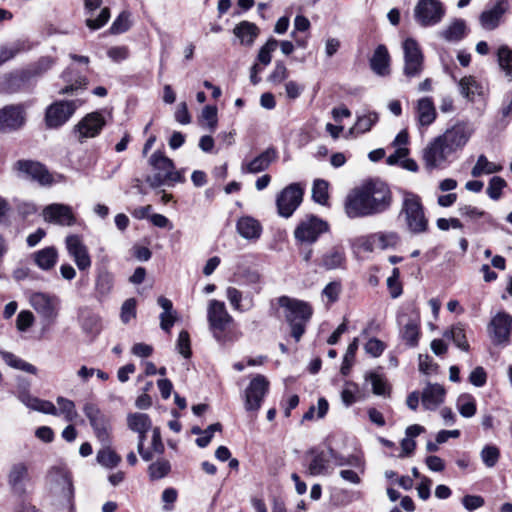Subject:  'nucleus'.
<instances>
[{
	"label": "nucleus",
	"mask_w": 512,
	"mask_h": 512,
	"mask_svg": "<svg viewBox=\"0 0 512 512\" xmlns=\"http://www.w3.org/2000/svg\"><path fill=\"white\" fill-rule=\"evenodd\" d=\"M391 199L389 187L382 181L373 180L353 189L345 199L344 208L349 218L365 217L387 210Z\"/></svg>",
	"instance_id": "f257e3e1"
},
{
	"label": "nucleus",
	"mask_w": 512,
	"mask_h": 512,
	"mask_svg": "<svg viewBox=\"0 0 512 512\" xmlns=\"http://www.w3.org/2000/svg\"><path fill=\"white\" fill-rule=\"evenodd\" d=\"M279 306L284 309V317L291 328L292 337L298 342L305 333L306 325L312 317L313 309L308 302L281 296Z\"/></svg>",
	"instance_id": "f03ea898"
},
{
	"label": "nucleus",
	"mask_w": 512,
	"mask_h": 512,
	"mask_svg": "<svg viewBox=\"0 0 512 512\" xmlns=\"http://www.w3.org/2000/svg\"><path fill=\"white\" fill-rule=\"evenodd\" d=\"M207 319L210 331L215 340L220 344L234 342L238 336L228 330L229 324L233 321L228 313L225 303L218 300H210L207 309Z\"/></svg>",
	"instance_id": "7ed1b4c3"
},
{
	"label": "nucleus",
	"mask_w": 512,
	"mask_h": 512,
	"mask_svg": "<svg viewBox=\"0 0 512 512\" xmlns=\"http://www.w3.org/2000/svg\"><path fill=\"white\" fill-rule=\"evenodd\" d=\"M401 214L405 216V221L410 232L419 234L428 228V220L425 217L420 197L413 193H405Z\"/></svg>",
	"instance_id": "20e7f679"
},
{
	"label": "nucleus",
	"mask_w": 512,
	"mask_h": 512,
	"mask_svg": "<svg viewBox=\"0 0 512 512\" xmlns=\"http://www.w3.org/2000/svg\"><path fill=\"white\" fill-rule=\"evenodd\" d=\"M149 164L157 172L146 178V182L152 187L157 188L164 185L167 181H179L180 174L174 171L173 161L166 157L161 151L154 152L149 158Z\"/></svg>",
	"instance_id": "39448f33"
},
{
	"label": "nucleus",
	"mask_w": 512,
	"mask_h": 512,
	"mask_svg": "<svg viewBox=\"0 0 512 512\" xmlns=\"http://www.w3.org/2000/svg\"><path fill=\"white\" fill-rule=\"evenodd\" d=\"M12 170L17 177L35 181L42 186H48L53 183L52 174L38 161L28 159L18 160L13 164Z\"/></svg>",
	"instance_id": "423d86ee"
},
{
	"label": "nucleus",
	"mask_w": 512,
	"mask_h": 512,
	"mask_svg": "<svg viewBox=\"0 0 512 512\" xmlns=\"http://www.w3.org/2000/svg\"><path fill=\"white\" fill-rule=\"evenodd\" d=\"M29 303L48 324L54 323L59 315L60 299L56 295L33 292L29 297Z\"/></svg>",
	"instance_id": "0eeeda50"
},
{
	"label": "nucleus",
	"mask_w": 512,
	"mask_h": 512,
	"mask_svg": "<svg viewBox=\"0 0 512 512\" xmlns=\"http://www.w3.org/2000/svg\"><path fill=\"white\" fill-rule=\"evenodd\" d=\"M81 105L80 100L56 101L46 108L45 124L55 129L64 125Z\"/></svg>",
	"instance_id": "6e6552de"
},
{
	"label": "nucleus",
	"mask_w": 512,
	"mask_h": 512,
	"mask_svg": "<svg viewBox=\"0 0 512 512\" xmlns=\"http://www.w3.org/2000/svg\"><path fill=\"white\" fill-rule=\"evenodd\" d=\"M404 66L403 73L408 78L419 77L424 68V55L413 38H407L403 44Z\"/></svg>",
	"instance_id": "1a4fd4ad"
},
{
	"label": "nucleus",
	"mask_w": 512,
	"mask_h": 512,
	"mask_svg": "<svg viewBox=\"0 0 512 512\" xmlns=\"http://www.w3.org/2000/svg\"><path fill=\"white\" fill-rule=\"evenodd\" d=\"M328 229L329 225L326 221L310 215L299 222L294 230V237L300 243L312 244Z\"/></svg>",
	"instance_id": "9d476101"
},
{
	"label": "nucleus",
	"mask_w": 512,
	"mask_h": 512,
	"mask_svg": "<svg viewBox=\"0 0 512 512\" xmlns=\"http://www.w3.org/2000/svg\"><path fill=\"white\" fill-rule=\"evenodd\" d=\"M304 188L300 183H292L285 187L276 198L278 213L289 218L299 207L303 200Z\"/></svg>",
	"instance_id": "9b49d317"
},
{
	"label": "nucleus",
	"mask_w": 512,
	"mask_h": 512,
	"mask_svg": "<svg viewBox=\"0 0 512 512\" xmlns=\"http://www.w3.org/2000/svg\"><path fill=\"white\" fill-rule=\"evenodd\" d=\"M82 409L97 439L103 444H110V424L106 415L92 402H85Z\"/></svg>",
	"instance_id": "f8f14e48"
},
{
	"label": "nucleus",
	"mask_w": 512,
	"mask_h": 512,
	"mask_svg": "<svg viewBox=\"0 0 512 512\" xmlns=\"http://www.w3.org/2000/svg\"><path fill=\"white\" fill-rule=\"evenodd\" d=\"M397 323L400 326V337L409 346L416 347L420 337V315L416 309L410 314L401 312L397 315Z\"/></svg>",
	"instance_id": "ddd939ff"
},
{
	"label": "nucleus",
	"mask_w": 512,
	"mask_h": 512,
	"mask_svg": "<svg viewBox=\"0 0 512 512\" xmlns=\"http://www.w3.org/2000/svg\"><path fill=\"white\" fill-rule=\"evenodd\" d=\"M487 331L494 345L509 343L512 333V316L507 312H498L489 322Z\"/></svg>",
	"instance_id": "4468645a"
},
{
	"label": "nucleus",
	"mask_w": 512,
	"mask_h": 512,
	"mask_svg": "<svg viewBox=\"0 0 512 512\" xmlns=\"http://www.w3.org/2000/svg\"><path fill=\"white\" fill-rule=\"evenodd\" d=\"M444 15V8L439 0H419L414 9L416 21L422 26L439 23Z\"/></svg>",
	"instance_id": "2eb2a0df"
},
{
	"label": "nucleus",
	"mask_w": 512,
	"mask_h": 512,
	"mask_svg": "<svg viewBox=\"0 0 512 512\" xmlns=\"http://www.w3.org/2000/svg\"><path fill=\"white\" fill-rule=\"evenodd\" d=\"M269 389V382L263 376L258 374L249 383L244 393V405L247 411H258L262 401Z\"/></svg>",
	"instance_id": "dca6fc26"
},
{
	"label": "nucleus",
	"mask_w": 512,
	"mask_h": 512,
	"mask_svg": "<svg viewBox=\"0 0 512 512\" xmlns=\"http://www.w3.org/2000/svg\"><path fill=\"white\" fill-rule=\"evenodd\" d=\"M451 154L442 138L437 136L423 149L422 157L426 169L433 170L440 168Z\"/></svg>",
	"instance_id": "f3484780"
},
{
	"label": "nucleus",
	"mask_w": 512,
	"mask_h": 512,
	"mask_svg": "<svg viewBox=\"0 0 512 512\" xmlns=\"http://www.w3.org/2000/svg\"><path fill=\"white\" fill-rule=\"evenodd\" d=\"M509 9V0H491L490 5L479 15L480 26L485 30H495Z\"/></svg>",
	"instance_id": "a211bd4d"
},
{
	"label": "nucleus",
	"mask_w": 512,
	"mask_h": 512,
	"mask_svg": "<svg viewBox=\"0 0 512 512\" xmlns=\"http://www.w3.org/2000/svg\"><path fill=\"white\" fill-rule=\"evenodd\" d=\"M473 129L465 123H456L451 128L447 129L442 135L443 142L447 145L452 153L462 149L470 137L472 136Z\"/></svg>",
	"instance_id": "6ab92c4d"
},
{
	"label": "nucleus",
	"mask_w": 512,
	"mask_h": 512,
	"mask_svg": "<svg viewBox=\"0 0 512 512\" xmlns=\"http://www.w3.org/2000/svg\"><path fill=\"white\" fill-rule=\"evenodd\" d=\"M105 119L100 112L88 113L81 121L75 126V133L80 142L87 138H94L100 134L105 126Z\"/></svg>",
	"instance_id": "aec40b11"
},
{
	"label": "nucleus",
	"mask_w": 512,
	"mask_h": 512,
	"mask_svg": "<svg viewBox=\"0 0 512 512\" xmlns=\"http://www.w3.org/2000/svg\"><path fill=\"white\" fill-rule=\"evenodd\" d=\"M30 480L29 465L26 462L19 461L10 466L7 482L13 493L23 495Z\"/></svg>",
	"instance_id": "412c9836"
},
{
	"label": "nucleus",
	"mask_w": 512,
	"mask_h": 512,
	"mask_svg": "<svg viewBox=\"0 0 512 512\" xmlns=\"http://www.w3.org/2000/svg\"><path fill=\"white\" fill-rule=\"evenodd\" d=\"M42 216L46 222L61 226H72L76 222L72 208L61 203L46 206L42 211Z\"/></svg>",
	"instance_id": "4be33fe9"
},
{
	"label": "nucleus",
	"mask_w": 512,
	"mask_h": 512,
	"mask_svg": "<svg viewBox=\"0 0 512 512\" xmlns=\"http://www.w3.org/2000/svg\"><path fill=\"white\" fill-rule=\"evenodd\" d=\"M51 491L63 504L71 505L73 498V485L70 476L64 471L51 474Z\"/></svg>",
	"instance_id": "5701e85b"
},
{
	"label": "nucleus",
	"mask_w": 512,
	"mask_h": 512,
	"mask_svg": "<svg viewBox=\"0 0 512 512\" xmlns=\"http://www.w3.org/2000/svg\"><path fill=\"white\" fill-rule=\"evenodd\" d=\"M66 248L69 255L73 258L79 270L83 271L91 266V258L87 247L84 245L78 235H69L66 237Z\"/></svg>",
	"instance_id": "b1692460"
},
{
	"label": "nucleus",
	"mask_w": 512,
	"mask_h": 512,
	"mask_svg": "<svg viewBox=\"0 0 512 512\" xmlns=\"http://www.w3.org/2000/svg\"><path fill=\"white\" fill-rule=\"evenodd\" d=\"M25 122L22 105H8L0 109V131L19 129Z\"/></svg>",
	"instance_id": "393cba45"
},
{
	"label": "nucleus",
	"mask_w": 512,
	"mask_h": 512,
	"mask_svg": "<svg viewBox=\"0 0 512 512\" xmlns=\"http://www.w3.org/2000/svg\"><path fill=\"white\" fill-rule=\"evenodd\" d=\"M415 112L420 127L430 126L437 117L434 102L430 97H423L417 100Z\"/></svg>",
	"instance_id": "a878e982"
},
{
	"label": "nucleus",
	"mask_w": 512,
	"mask_h": 512,
	"mask_svg": "<svg viewBox=\"0 0 512 512\" xmlns=\"http://www.w3.org/2000/svg\"><path fill=\"white\" fill-rule=\"evenodd\" d=\"M18 399L29 409L48 415H56V406L48 400H42L30 395L27 391H20Z\"/></svg>",
	"instance_id": "bb28decb"
},
{
	"label": "nucleus",
	"mask_w": 512,
	"mask_h": 512,
	"mask_svg": "<svg viewBox=\"0 0 512 512\" xmlns=\"http://www.w3.org/2000/svg\"><path fill=\"white\" fill-rule=\"evenodd\" d=\"M445 389L439 384H428L422 392L421 400L425 409L435 410L444 402Z\"/></svg>",
	"instance_id": "cd10ccee"
},
{
	"label": "nucleus",
	"mask_w": 512,
	"mask_h": 512,
	"mask_svg": "<svg viewBox=\"0 0 512 512\" xmlns=\"http://www.w3.org/2000/svg\"><path fill=\"white\" fill-rule=\"evenodd\" d=\"M390 65V55L384 45H378L370 59V67L374 73L379 76L388 75Z\"/></svg>",
	"instance_id": "c85d7f7f"
},
{
	"label": "nucleus",
	"mask_w": 512,
	"mask_h": 512,
	"mask_svg": "<svg viewBox=\"0 0 512 512\" xmlns=\"http://www.w3.org/2000/svg\"><path fill=\"white\" fill-rule=\"evenodd\" d=\"M238 233L245 239H258L262 232L261 224L250 216L241 217L236 225Z\"/></svg>",
	"instance_id": "c756f323"
},
{
	"label": "nucleus",
	"mask_w": 512,
	"mask_h": 512,
	"mask_svg": "<svg viewBox=\"0 0 512 512\" xmlns=\"http://www.w3.org/2000/svg\"><path fill=\"white\" fill-rule=\"evenodd\" d=\"M312 458L307 466V474L310 476L329 475L330 461L327 455L321 452H311Z\"/></svg>",
	"instance_id": "7c9ffc66"
},
{
	"label": "nucleus",
	"mask_w": 512,
	"mask_h": 512,
	"mask_svg": "<svg viewBox=\"0 0 512 512\" xmlns=\"http://www.w3.org/2000/svg\"><path fill=\"white\" fill-rule=\"evenodd\" d=\"M34 263L42 270L52 269L58 260V252L55 247H45L32 255Z\"/></svg>",
	"instance_id": "2f4dec72"
},
{
	"label": "nucleus",
	"mask_w": 512,
	"mask_h": 512,
	"mask_svg": "<svg viewBox=\"0 0 512 512\" xmlns=\"http://www.w3.org/2000/svg\"><path fill=\"white\" fill-rule=\"evenodd\" d=\"M276 152L273 148H268L260 155L255 157L249 163L246 164L244 170L248 173H259L266 170L269 165L275 160Z\"/></svg>",
	"instance_id": "473e14b6"
},
{
	"label": "nucleus",
	"mask_w": 512,
	"mask_h": 512,
	"mask_svg": "<svg viewBox=\"0 0 512 512\" xmlns=\"http://www.w3.org/2000/svg\"><path fill=\"white\" fill-rule=\"evenodd\" d=\"M233 33L242 45L251 46L259 34V28L254 23L242 21L235 26Z\"/></svg>",
	"instance_id": "72a5a7b5"
},
{
	"label": "nucleus",
	"mask_w": 512,
	"mask_h": 512,
	"mask_svg": "<svg viewBox=\"0 0 512 512\" xmlns=\"http://www.w3.org/2000/svg\"><path fill=\"white\" fill-rule=\"evenodd\" d=\"M344 262L345 253L341 247H333L326 252L321 259V265L327 270L340 268Z\"/></svg>",
	"instance_id": "f704fd0d"
},
{
	"label": "nucleus",
	"mask_w": 512,
	"mask_h": 512,
	"mask_svg": "<svg viewBox=\"0 0 512 512\" xmlns=\"http://www.w3.org/2000/svg\"><path fill=\"white\" fill-rule=\"evenodd\" d=\"M459 88L461 95L470 101L482 94V86L473 76L463 77L459 81Z\"/></svg>",
	"instance_id": "c9c22d12"
},
{
	"label": "nucleus",
	"mask_w": 512,
	"mask_h": 512,
	"mask_svg": "<svg viewBox=\"0 0 512 512\" xmlns=\"http://www.w3.org/2000/svg\"><path fill=\"white\" fill-rule=\"evenodd\" d=\"M0 355L4 362L14 369L21 370L30 374L37 373V368L34 365L24 361L11 352L0 349Z\"/></svg>",
	"instance_id": "e433bc0d"
},
{
	"label": "nucleus",
	"mask_w": 512,
	"mask_h": 512,
	"mask_svg": "<svg viewBox=\"0 0 512 512\" xmlns=\"http://www.w3.org/2000/svg\"><path fill=\"white\" fill-rule=\"evenodd\" d=\"M447 339L453 340L454 344L461 350L467 352L470 349L469 343L466 340L464 326L461 323L453 325L449 330L443 333Z\"/></svg>",
	"instance_id": "4c0bfd02"
},
{
	"label": "nucleus",
	"mask_w": 512,
	"mask_h": 512,
	"mask_svg": "<svg viewBox=\"0 0 512 512\" xmlns=\"http://www.w3.org/2000/svg\"><path fill=\"white\" fill-rule=\"evenodd\" d=\"M56 404L58 407L57 414L55 416L62 415L67 422H74L78 417L75 403L65 397L59 396L56 398Z\"/></svg>",
	"instance_id": "58836bf2"
},
{
	"label": "nucleus",
	"mask_w": 512,
	"mask_h": 512,
	"mask_svg": "<svg viewBox=\"0 0 512 512\" xmlns=\"http://www.w3.org/2000/svg\"><path fill=\"white\" fill-rule=\"evenodd\" d=\"M503 169L502 165L490 162L485 155H480L476 164L471 170V175L475 178L483 174H493L500 172Z\"/></svg>",
	"instance_id": "ea45409f"
},
{
	"label": "nucleus",
	"mask_w": 512,
	"mask_h": 512,
	"mask_svg": "<svg viewBox=\"0 0 512 512\" xmlns=\"http://www.w3.org/2000/svg\"><path fill=\"white\" fill-rule=\"evenodd\" d=\"M465 33L466 22L463 19H456L441 32V36L447 41L456 42L461 40Z\"/></svg>",
	"instance_id": "a19ab883"
},
{
	"label": "nucleus",
	"mask_w": 512,
	"mask_h": 512,
	"mask_svg": "<svg viewBox=\"0 0 512 512\" xmlns=\"http://www.w3.org/2000/svg\"><path fill=\"white\" fill-rule=\"evenodd\" d=\"M497 61L506 78L512 82V49L501 45L497 50Z\"/></svg>",
	"instance_id": "79ce46f5"
},
{
	"label": "nucleus",
	"mask_w": 512,
	"mask_h": 512,
	"mask_svg": "<svg viewBox=\"0 0 512 512\" xmlns=\"http://www.w3.org/2000/svg\"><path fill=\"white\" fill-rule=\"evenodd\" d=\"M127 425L134 432H147L152 427V422L147 414L131 413L127 416Z\"/></svg>",
	"instance_id": "37998d69"
},
{
	"label": "nucleus",
	"mask_w": 512,
	"mask_h": 512,
	"mask_svg": "<svg viewBox=\"0 0 512 512\" xmlns=\"http://www.w3.org/2000/svg\"><path fill=\"white\" fill-rule=\"evenodd\" d=\"M104 445L97 453V461L106 468H114L121 462V457L109 447V444Z\"/></svg>",
	"instance_id": "c03bdc74"
},
{
	"label": "nucleus",
	"mask_w": 512,
	"mask_h": 512,
	"mask_svg": "<svg viewBox=\"0 0 512 512\" xmlns=\"http://www.w3.org/2000/svg\"><path fill=\"white\" fill-rule=\"evenodd\" d=\"M171 471V464L166 459H158L148 466V475L150 480L155 481L166 477Z\"/></svg>",
	"instance_id": "a18cd8bd"
},
{
	"label": "nucleus",
	"mask_w": 512,
	"mask_h": 512,
	"mask_svg": "<svg viewBox=\"0 0 512 512\" xmlns=\"http://www.w3.org/2000/svg\"><path fill=\"white\" fill-rule=\"evenodd\" d=\"M114 283V277L111 272H109L106 269H101L98 271L97 278H96V291L101 296L108 295L112 288Z\"/></svg>",
	"instance_id": "49530a36"
},
{
	"label": "nucleus",
	"mask_w": 512,
	"mask_h": 512,
	"mask_svg": "<svg viewBox=\"0 0 512 512\" xmlns=\"http://www.w3.org/2000/svg\"><path fill=\"white\" fill-rule=\"evenodd\" d=\"M456 406L461 416L465 418H471L476 413V402L470 394H461L457 399Z\"/></svg>",
	"instance_id": "de8ad7c7"
},
{
	"label": "nucleus",
	"mask_w": 512,
	"mask_h": 512,
	"mask_svg": "<svg viewBox=\"0 0 512 512\" xmlns=\"http://www.w3.org/2000/svg\"><path fill=\"white\" fill-rule=\"evenodd\" d=\"M459 214L470 220H477L479 218H485L486 222L490 225H495L493 217L479 208L472 205H462L458 208Z\"/></svg>",
	"instance_id": "09e8293b"
},
{
	"label": "nucleus",
	"mask_w": 512,
	"mask_h": 512,
	"mask_svg": "<svg viewBox=\"0 0 512 512\" xmlns=\"http://www.w3.org/2000/svg\"><path fill=\"white\" fill-rule=\"evenodd\" d=\"M379 120L376 112H368L364 115L358 116L357 121L351 132L356 131L357 133L368 132Z\"/></svg>",
	"instance_id": "8fccbe9b"
},
{
	"label": "nucleus",
	"mask_w": 512,
	"mask_h": 512,
	"mask_svg": "<svg viewBox=\"0 0 512 512\" xmlns=\"http://www.w3.org/2000/svg\"><path fill=\"white\" fill-rule=\"evenodd\" d=\"M62 78L67 82H71V84L65 86L63 89L59 91V94L61 95L70 93L72 94L78 91L79 89H85L88 84V80L86 77H78L77 79L73 80V78L70 75L69 69L62 73Z\"/></svg>",
	"instance_id": "3c124183"
},
{
	"label": "nucleus",
	"mask_w": 512,
	"mask_h": 512,
	"mask_svg": "<svg viewBox=\"0 0 512 512\" xmlns=\"http://www.w3.org/2000/svg\"><path fill=\"white\" fill-rule=\"evenodd\" d=\"M374 240L378 249H388L395 247L399 242V236L396 232H378L374 233Z\"/></svg>",
	"instance_id": "603ef678"
},
{
	"label": "nucleus",
	"mask_w": 512,
	"mask_h": 512,
	"mask_svg": "<svg viewBox=\"0 0 512 512\" xmlns=\"http://www.w3.org/2000/svg\"><path fill=\"white\" fill-rule=\"evenodd\" d=\"M312 198L315 202L326 205L328 202V182L323 179H317L314 181L312 187Z\"/></svg>",
	"instance_id": "864d4df0"
},
{
	"label": "nucleus",
	"mask_w": 512,
	"mask_h": 512,
	"mask_svg": "<svg viewBox=\"0 0 512 512\" xmlns=\"http://www.w3.org/2000/svg\"><path fill=\"white\" fill-rule=\"evenodd\" d=\"M480 457L486 467L492 468L500 458V450L495 445H485L480 452Z\"/></svg>",
	"instance_id": "5fc2aeb1"
},
{
	"label": "nucleus",
	"mask_w": 512,
	"mask_h": 512,
	"mask_svg": "<svg viewBox=\"0 0 512 512\" xmlns=\"http://www.w3.org/2000/svg\"><path fill=\"white\" fill-rule=\"evenodd\" d=\"M130 13L127 11H123L118 15V17L114 20L110 27L111 34H122L129 30L131 26L130 22Z\"/></svg>",
	"instance_id": "6e6d98bb"
},
{
	"label": "nucleus",
	"mask_w": 512,
	"mask_h": 512,
	"mask_svg": "<svg viewBox=\"0 0 512 512\" xmlns=\"http://www.w3.org/2000/svg\"><path fill=\"white\" fill-rule=\"evenodd\" d=\"M278 47V41L274 38H270L259 50L257 59L263 65H268L271 62V54Z\"/></svg>",
	"instance_id": "4d7b16f0"
},
{
	"label": "nucleus",
	"mask_w": 512,
	"mask_h": 512,
	"mask_svg": "<svg viewBox=\"0 0 512 512\" xmlns=\"http://www.w3.org/2000/svg\"><path fill=\"white\" fill-rule=\"evenodd\" d=\"M504 187H506V181L499 176H494L490 179L486 192L491 199L498 200Z\"/></svg>",
	"instance_id": "13d9d810"
},
{
	"label": "nucleus",
	"mask_w": 512,
	"mask_h": 512,
	"mask_svg": "<svg viewBox=\"0 0 512 512\" xmlns=\"http://www.w3.org/2000/svg\"><path fill=\"white\" fill-rule=\"evenodd\" d=\"M358 349V339L355 338L348 346L344 355L343 363L341 366V373L347 375L350 371L352 363L355 358L356 351Z\"/></svg>",
	"instance_id": "bf43d9fd"
},
{
	"label": "nucleus",
	"mask_w": 512,
	"mask_h": 512,
	"mask_svg": "<svg viewBox=\"0 0 512 512\" xmlns=\"http://www.w3.org/2000/svg\"><path fill=\"white\" fill-rule=\"evenodd\" d=\"M217 107L212 105H207L203 108L201 118L207 122L208 129L211 132H214L217 127Z\"/></svg>",
	"instance_id": "052dcab7"
},
{
	"label": "nucleus",
	"mask_w": 512,
	"mask_h": 512,
	"mask_svg": "<svg viewBox=\"0 0 512 512\" xmlns=\"http://www.w3.org/2000/svg\"><path fill=\"white\" fill-rule=\"evenodd\" d=\"M399 274V269L394 268L392 275L387 279V286L390 292V296L394 299L402 294V286L399 282Z\"/></svg>",
	"instance_id": "680f3d73"
},
{
	"label": "nucleus",
	"mask_w": 512,
	"mask_h": 512,
	"mask_svg": "<svg viewBox=\"0 0 512 512\" xmlns=\"http://www.w3.org/2000/svg\"><path fill=\"white\" fill-rule=\"evenodd\" d=\"M366 380H370L373 393L376 395H386L387 384L383 377L377 373H370Z\"/></svg>",
	"instance_id": "e2e57ef3"
},
{
	"label": "nucleus",
	"mask_w": 512,
	"mask_h": 512,
	"mask_svg": "<svg viewBox=\"0 0 512 512\" xmlns=\"http://www.w3.org/2000/svg\"><path fill=\"white\" fill-rule=\"evenodd\" d=\"M120 316L122 322L125 324L136 317V300L134 298H129L124 301L121 307Z\"/></svg>",
	"instance_id": "0e129e2a"
},
{
	"label": "nucleus",
	"mask_w": 512,
	"mask_h": 512,
	"mask_svg": "<svg viewBox=\"0 0 512 512\" xmlns=\"http://www.w3.org/2000/svg\"><path fill=\"white\" fill-rule=\"evenodd\" d=\"M34 315L29 310H23L17 315L16 327L19 331L24 332L34 323Z\"/></svg>",
	"instance_id": "69168bd1"
},
{
	"label": "nucleus",
	"mask_w": 512,
	"mask_h": 512,
	"mask_svg": "<svg viewBox=\"0 0 512 512\" xmlns=\"http://www.w3.org/2000/svg\"><path fill=\"white\" fill-rule=\"evenodd\" d=\"M221 430H222V425L220 423H214V424L209 425L203 431V435L196 439V444L201 448L206 447L210 443L214 432L221 431Z\"/></svg>",
	"instance_id": "338daca9"
},
{
	"label": "nucleus",
	"mask_w": 512,
	"mask_h": 512,
	"mask_svg": "<svg viewBox=\"0 0 512 512\" xmlns=\"http://www.w3.org/2000/svg\"><path fill=\"white\" fill-rule=\"evenodd\" d=\"M110 18V10L109 8L105 7L101 10L99 16L96 19L88 18L86 19V25L88 28L92 30H97L101 27H103Z\"/></svg>",
	"instance_id": "774afa93"
}]
</instances>
